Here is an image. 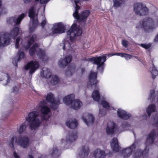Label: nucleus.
Listing matches in <instances>:
<instances>
[{
  "label": "nucleus",
  "mask_w": 158,
  "mask_h": 158,
  "mask_svg": "<svg viewBox=\"0 0 158 158\" xmlns=\"http://www.w3.org/2000/svg\"><path fill=\"white\" fill-rule=\"evenodd\" d=\"M92 97L95 101L98 102L100 98L98 90H95L94 91L92 94Z\"/></svg>",
  "instance_id": "nucleus-33"
},
{
  "label": "nucleus",
  "mask_w": 158,
  "mask_h": 158,
  "mask_svg": "<svg viewBox=\"0 0 158 158\" xmlns=\"http://www.w3.org/2000/svg\"><path fill=\"white\" fill-rule=\"evenodd\" d=\"M121 44L123 47L126 48L128 46L129 42L126 40H122Z\"/></svg>",
  "instance_id": "nucleus-45"
},
{
  "label": "nucleus",
  "mask_w": 158,
  "mask_h": 158,
  "mask_svg": "<svg viewBox=\"0 0 158 158\" xmlns=\"http://www.w3.org/2000/svg\"><path fill=\"white\" fill-rule=\"evenodd\" d=\"M19 31L18 27L13 28L10 33H6L0 37V47L6 46L10 44L11 40L10 38L14 39L19 35Z\"/></svg>",
  "instance_id": "nucleus-1"
},
{
  "label": "nucleus",
  "mask_w": 158,
  "mask_h": 158,
  "mask_svg": "<svg viewBox=\"0 0 158 158\" xmlns=\"http://www.w3.org/2000/svg\"><path fill=\"white\" fill-rule=\"evenodd\" d=\"M51 154L52 156L56 157L59 155L60 152L56 148H55L53 150Z\"/></svg>",
  "instance_id": "nucleus-42"
},
{
  "label": "nucleus",
  "mask_w": 158,
  "mask_h": 158,
  "mask_svg": "<svg viewBox=\"0 0 158 158\" xmlns=\"http://www.w3.org/2000/svg\"><path fill=\"white\" fill-rule=\"evenodd\" d=\"M26 158H34V157L31 155H29L27 156Z\"/></svg>",
  "instance_id": "nucleus-57"
},
{
  "label": "nucleus",
  "mask_w": 158,
  "mask_h": 158,
  "mask_svg": "<svg viewBox=\"0 0 158 158\" xmlns=\"http://www.w3.org/2000/svg\"><path fill=\"white\" fill-rule=\"evenodd\" d=\"M40 0H35L36 2L39 1ZM40 3L41 4L47 3L50 0H40Z\"/></svg>",
  "instance_id": "nucleus-48"
},
{
  "label": "nucleus",
  "mask_w": 158,
  "mask_h": 158,
  "mask_svg": "<svg viewBox=\"0 0 158 158\" xmlns=\"http://www.w3.org/2000/svg\"><path fill=\"white\" fill-rule=\"evenodd\" d=\"M45 6H44V9H45Z\"/></svg>",
  "instance_id": "nucleus-60"
},
{
  "label": "nucleus",
  "mask_w": 158,
  "mask_h": 158,
  "mask_svg": "<svg viewBox=\"0 0 158 158\" xmlns=\"http://www.w3.org/2000/svg\"><path fill=\"white\" fill-rule=\"evenodd\" d=\"M132 57L133 56L132 55L125 53H123L122 56V57H124L126 60H129L132 58Z\"/></svg>",
  "instance_id": "nucleus-43"
},
{
  "label": "nucleus",
  "mask_w": 158,
  "mask_h": 158,
  "mask_svg": "<svg viewBox=\"0 0 158 158\" xmlns=\"http://www.w3.org/2000/svg\"><path fill=\"white\" fill-rule=\"evenodd\" d=\"M39 67L38 62L36 61H31L28 62L25 66L26 70L29 69V73L32 74Z\"/></svg>",
  "instance_id": "nucleus-17"
},
{
  "label": "nucleus",
  "mask_w": 158,
  "mask_h": 158,
  "mask_svg": "<svg viewBox=\"0 0 158 158\" xmlns=\"http://www.w3.org/2000/svg\"><path fill=\"white\" fill-rule=\"evenodd\" d=\"M156 110V106L154 104H150L146 109V112L148 116H150L151 114Z\"/></svg>",
  "instance_id": "nucleus-32"
},
{
  "label": "nucleus",
  "mask_w": 158,
  "mask_h": 158,
  "mask_svg": "<svg viewBox=\"0 0 158 158\" xmlns=\"http://www.w3.org/2000/svg\"><path fill=\"white\" fill-rule=\"evenodd\" d=\"M46 100L50 103V106L53 109H56L60 104L59 100H55L53 94L51 93H48L46 97Z\"/></svg>",
  "instance_id": "nucleus-15"
},
{
  "label": "nucleus",
  "mask_w": 158,
  "mask_h": 158,
  "mask_svg": "<svg viewBox=\"0 0 158 158\" xmlns=\"http://www.w3.org/2000/svg\"><path fill=\"white\" fill-rule=\"evenodd\" d=\"M150 71L151 72L152 77L154 79L158 75V71L156 69V68L153 65L152 68H151Z\"/></svg>",
  "instance_id": "nucleus-37"
},
{
  "label": "nucleus",
  "mask_w": 158,
  "mask_h": 158,
  "mask_svg": "<svg viewBox=\"0 0 158 158\" xmlns=\"http://www.w3.org/2000/svg\"><path fill=\"white\" fill-rule=\"evenodd\" d=\"M156 132L154 130H152L148 135L145 143V144L147 146L153 143L156 136Z\"/></svg>",
  "instance_id": "nucleus-22"
},
{
  "label": "nucleus",
  "mask_w": 158,
  "mask_h": 158,
  "mask_svg": "<svg viewBox=\"0 0 158 158\" xmlns=\"http://www.w3.org/2000/svg\"><path fill=\"white\" fill-rule=\"evenodd\" d=\"M77 138V135L76 133H75L69 137V139H68L67 138L66 141H73L76 140Z\"/></svg>",
  "instance_id": "nucleus-41"
},
{
  "label": "nucleus",
  "mask_w": 158,
  "mask_h": 158,
  "mask_svg": "<svg viewBox=\"0 0 158 158\" xmlns=\"http://www.w3.org/2000/svg\"><path fill=\"white\" fill-rule=\"evenodd\" d=\"M105 112L104 110H100V112L99 113V115L101 116H103L105 114Z\"/></svg>",
  "instance_id": "nucleus-50"
},
{
  "label": "nucleus",
  "mask_w": 158,
  "mask_h": 158,
  "mask_svg": "<svg viewBox=\"0 0 158 158\" xmlns=\"http://www.w3.org/2000/svg\"><path fill=\"white\" fill-rule=\"evenodd\" d=\"M140 45L142 47L146 49H148L151 46V44H140Z\"/></svg>",
  "instance_id": "nucleus-46"
},
{
  "label": "nucleus",
  "mask_w": 158,
  "mask_h": 158,
  "mask_svg": "<svg viewBox=\"0 0 158 158\" xmlns=\"http://www.w3.org/2000/svg\"><path fill=\"white\" fill-rule=\"evenodd\" d=\"M36 6V4H35L33 6L30 8L29 11V16L32 19L33 21L32 27H31L30 28V31L31 32L34 31L38 23L37 17L38 10L39 8H37Z\"/></svg>",
  "instance_id": "nucleus-8"
},
{
  "label": "nucleus",
  "mask_w": 158,
  "mask_h": 158,
  "mask_svg": "<svg viewBox=\"0 0 158 158\" xmlns=\"http://www.w3.org/2000/svg\"><path fill=\"white\" fill-rule=\"evenodd\" d=\"M15 88H16V90L15 89H14L13 92L15 93H17V91L18 90V89L16 87H15Z\"/></svg>",
  "instance_id": "nucleus-56"
},
{
  "label": "nucleus",
  "mask_w": 158,
  "mask_h": 158,
  "mask_svg": "<svg viewBox=\"0 0 158 158\" xmlns=\"http://www.w3.org/2000/svg\"><path fill=\"white\" fill-rule=\"evenodd\" d=\"M36 35H34L32 36H29V40L28 42V44L27 45H25L23 44V42L22 38L21 37H18L16 38L15 40V47L16 48H18L19 47H22L23 45L24 47L26 49H28L31 45L34 43L36 40Z\"/></svg>",
  "instance_id": "nucleus-9"
},
{
  "label": "nucleus",
  "mask_w": 158,
  "mask_h": 158,
  "mask_svg": "<svg viewBox=\"0 0 158 158\" xmlns=\"http://www.w3.org/2000/svg\"><path fill=\"white\" fill-rule=\"evenodd\" d=\"M70 73V71H67L66 72V75H67L68 76V75Z\"/></svg>",
  "instance_id": "nucleus-58"
},
{
  "label": "nucleus",
  "mask_w": 158,
  "mask_h": 158,
  "mask_svg": "<svg viewBox=\"0 0 158 158\" xmlns=\"http://www.w3.org/2000/svg\"><path fill=\"white\" fill-rule=\"evenodd\" d=\"M26 128V126L24 123H23L20 125L17 129L18 132L19 134H21L23 132Z\"/></svg>",
  "instance_id": "nucleus-38"
},
{
  "label": "nucleus",
  "mask_w": 158,
  "mask_h": 158,
  "mask_svg": "<svg viewBox=\"0 0 158 158\" xmlns=\"http://www.w3.org/2000/svg\"><path fill=\"white\" fill-rule=\"evenodd\" d=\"M97 73L91 72L89 75V80L88 82L89 86H91L93 88L96 87L98 88V85L97 84L98 81L97 80Z\"/></svg>",
  "instance_id": "nucleus-16"
},
{
  "label": "nucleus",
  "mask_w": 158,
  "mask_h": 158,
  "mask_svg": "<svg viewBox=\"0 0 158 158\" xmlns=\"http://www.w3.org/2000/svg\"><path fill=\"white\" fill-rule=\"evenodd\" d=\"M18 55L19 56V59H21L24 56V54L23 52L19 51V52Z\"/></svg>",
  "instance_id": "nucleus-47"
},
{
  "label": "nucleus",
  "mask_w": 158,
  "mask_h": 158,
  "mask_svg": "<svg viewBox=\"0 0 158 158\" xmlns=\"http://www.w3.org/2000/svg\"><path fill=\"white\" fill-rule=\"evenodd\" d=\"M153 21L150 18H147L143 19L137 26L138 28H142L146 32H150L153 31L155 27L153 24Z\"/></svg>",
  "instance_id": "nucleus-6"
},
{
  "label": "nucleus",
  "mask_w": 158,
  "mask_h": 158,
  "mask_svg": "<svg viewBox=\"0 0 158 158\" xmlns=\"http://www.w3.org/2000/svg\"><path fill=\"white\" fill-rule=\"evenodd\" d=\"M111 147L114 152H117L119 150V146L117 139L115 138H113L110 142Z\"/></svg>",
  "instance_id": "nucleus-28"
},
{
  "label": "nucleus",
  "mask_w": 158,
  "mask_h": 158,
  "mask_svg": "<svg viewBox=\"0 0 158 158\" xmlns=\"http://www.w3.org/2000/svg\"><path fill=\"white\" fill-rule=\"evenodd\" d=\"M16 143H18L22 147L26 148L29 145V140L27 137L25 136H21L18 138L16 136H13L9 142V146L13 148H14V144Z\"/></svg>",
  "instance_id": "nucleus-5"
},
{
  "label": "nucleus",
  "mask_w": 158,
  "mask_h": 158,
  "mask_svg": "<svg viewBox=\"0 0 158 158\" xmlns=\"http://www.w3.org/2000/svg\"><path fill=\"white\" fill-rule=\"evenodd\" d=\"M134 11L137 15L140 16L146 15L148 12V8L140 3H137L135 4Z\"/></svg>",
  "instance_id": "nucleus-13"
},
{
  "label": "nucleus",
  "mask_w": 158,
  "mask_h": 158,
  "mask_svg": "<svg viewBox=\"0 0 158 158\" xmlns=\"http://www.w3.org/2000/svg\"><path fill=\"white\" fill-rule=\"evenodd\" d=\"M66 124L68 127L71 129L75 128L78 125L77 121L74 118L68 119Z\"/></svg>",
  "instance_id": "nucleus-26"
},
{
  "label": "nucleus",
  "mask_w": 158,
  "mask_h": 158,
  "mask_svg": "<svg viewBox=\"0 0 158 158\" xmlns=\"http://www.w3.org/2000/svg\"><path fill=\"white\" fill-rule=\"evenodd\" d=\"M101 104L102 105L103 107L104 108H106L109 110H111L113 109V108L110 106L109 104L106 101L102 100L101 101Z\"/></svg>",
  "instance_id": "nucleus-39"
},
{
  "label": "nucleus",
  "mask_w": 158,
  "mask_h": 158,
  "mask_svg": "<svg viewBox=\"0 0 158 158\" xmlns=\"http://www.w3.org/2000/svg\"><path fill=\"white\" fill-rule=\"evenodd\" d=\"M130 127V125L129 124H127V125L126 124V126H124V127L126 128V130H128V128L129 127Z\"/></svg>",
  "instance_id": "nucleus-55"
},
{
  "label": "nucleus",
  "mask_w": 158,
  "mask_h": 158,
  "mask_svg": "<svg viewBox=\"0 0 158 158\" xmlns=\"http://www.w3.org/2000/svg\"><path fill=\"white\" fill-rule=\"evenodd\" d=\"M6 76L7 78V84L8 82H9L10 81V79L9 77V75H6Z\"/></svg>",
  "instance_id": "nucleus-54"
},
{
  "label": "nucleus",
  "mask_w": 158,
  "mask_h": 158,
  "mask_svg": "<svg viewBox=\"0 0 158 158\" xmlns=\"http://www.w3.org/2000/svg\"><path fill=\"white\" fill-rule=\"evenodd\" d=\"M123 53H116L114 54H105L102 56H98L93 57L90 59V60L94 64L97 65V69L101 71L103 70L104 63L106 60V55L108 57L113 56L116 55L122 57Z\"/></svg>",
  "instance_id": "nucleus-3"
},
{
  "label": "nucleus",
  "mask_w": 158,
  "mask_h": 158,
  "mask_svg": "<svg viewBox=\"0 0 158 158\" xmlns=\"http://www.w3.org/2000/svg\"><path fill=\"white\" fill-rule=\"evenodd\" d=\"M51 74L50 70L46 68H43L41 72V77L46 78H49L51 76Z\"/></svg>",
  "instance_id": "nucleus-30"
},
{
  "label": "nucleus",
  "mask_w": 158,
  "mask_h": 158,
  "mask_svg": "<svg viewBox=\"0 0 158 158\" xmlns=\"http://www.w3.org/2000/svg\"><path fill=\"white\" fill-rule=\"evenodd\" d=\"M61 141H62V142H63V140H61Z\"/></svg>",
  "instance_id": "nucleus-59"
},
{
  "label": "nucleus",
  "mask_w": 158,
  "mask_h": 158,
  "mask_svg": "<svg viewBox=\"0 0 158 158\" xmlns=\"http://www.w3.org/2000/svg\"><path fill=\"white\" fill-rule=\"evenodd\" d=\"M74 21L70 29L67 32V36L70 38L71 40L75 41L77 37L81 35L82 33V29L80 26L76 23Z\"/></svg>",
  "instance_id": "nucleus-7"
},
{
  "label": "nucleus",
  "mask_w": 158,
  "mask_h": 158,
  "mask_svg": "<svg viewBox=\"0 0 158 158\" xmlns=\"http://www.w3.org/2000/svg\"><path fill=\"white\" fill-rule=\"evenodd\" d=\"M60 81V79L56 75H52L51 79L50 81V83L53 85L57 84Z\"/></svg>",
  "instance_id": "nucleus-34"
},
{
  "label": "nucleus",
  "mask_w": 158,
  "mask_h": 158,
  "mask_svg": "<svg viewBox=\"0 0 158 158\" xmlns=\"http://www.w3.org/2000/svg\"><path fill=\"white\" fill-rule=\"evenodd\" d=\"M154 41L155 42H158V34L155 37V38L154 40Z\"/></svg>",
  "instance_id": "nucleus-51"
},
{
  "label": "nucleus",
  "mask_w": 158,
  "mask_h": 158,
  "mask_svg": "<svg viewBox=\"0 0 158 158\" xmlns=\"http://www.w3.org/2000/svg\"><path fill=\"white\" fill-rule=\"evenodd\" d=\"M147 148L145 149L144 151L143 152V153L142 154V152H136L133 155L134 158H141L142 157V155L143 156H146L148 152H146Z\"/></svg>",
  "instance_id": "nucleus-35"
},
{
  "label": "nucleus",
  "mask_w": 158,
  "mask_h": 158,
  "mask_svg": "<svg viewBox=\"0 0 158 158\" xmlns=\"http://www.w3.org/2000/svg\"><path fill=\"white\" fill-rule=\"evenodd\" d=\"M39 113L36 111L30 113L26 118V120L29 123V127L31 130L37 129L40 126L41 121L39 118Z\"/></svg>",
  "instance_id": "nucleus-2"
},
{
  "label": "nucleus",
  "mask_w": 158,
  "mask_h": 158,
  "mask_svg": "<svg viewBox=\"0 0 158 158\" xmlns=\"http://www.w3.org/2000/svg\"><path fill=\"white\" fill-rule=\"evenodd\" d=\"M80 3V0L74 1L73 6L75 7V11L73 14L74 17L79 23L85 21L90 13L89 10H86L82 12L79 15L78 14V10L80 9V7L77 4Z\"/></svg>",
  "instance_id": "nucleus-4"
},
{
  "label": "nucleus",
  "mask_w": 158,
  "mask_h": 158,
  "mask_svg": "<svg viewBox=\"0 0 158 158\" xmlns=\"http://www.w3.org/2000/svg\"><path fill=\"white\" fill-rule=\"evenodd\" d=\"M82 105V103L78 99H75L72 102L70 107L74 110H77L80 108Z\"/></svg>",
  "instance_id": "nucleus-27"
},
{
  "label": "nucleus",
  "mask_w": 158,
  "mask_h": 158,
  "mask_svg": "<svg viewBox=\"0 0 158 158\" xmlns=\"http://www.w3.org/2000/svg\"><path fill=\"white\" fill-rule=\"evenodd\" d=\"M72 56L71 55H67L63 59H61L58 62V64L60 67H63L67 65L70 63L71 60Z\"/></svg>",
  "instance_id": "nucleus-23"
},
{
  "label": "nucleus",
  "mask_w": 158,
  "mask_h": 158,
  "mask_svg": "<svg viewBox=\"0 0 158 158\" xmlns=\"http://www.w3.org/2000/svg\"><path fill=\"white\" fill-rule=\"evenodd\" d=\"M75 45V41L71 40L70 38L67 36V38L64 40L60 46L64 50L71 51L73 50Z\"/></svg>",
  "instance_id": "nucleus-14"
},
{
  "label": "nucleus",
  "mask_w": 158,
  "mask_h": 158,
  "mask_svg": "<svg viewBox=\"0 0 158 158\" xmlns=\"http://www.w3.org/2000/svg\"><path fill=\"white\" fill-rule=\"evenodd\" d=\"M117 114L119 118L123 119H127L131 116V115L130 113L121 109H119L118 110Z\"/></svg>",
  "instance_id": "nucleus-21"
},
{
  "label": "nucleus",
  "mask_w": 158,
  "mask_h": 158,
  "mask_svg": "<svg viewBox=\"0 0 158 158\" xmlns=\"http://www.w3.org/2000/svg\"><path fill=\"white\" fill-rule=\"evenodd\" d=\"M93 156L95 158H105L106 154L104 151L98 149L94 151Z\"/></svg>",
  "instance_id": "nucleus-29"
},
{
  "label": "nucleus",
  "mask_w": 158,
  "mask_h": 158,
  "mask_svg": "<svg viewBox=\"0 0 158 158\" xmlns=\"http://www.w3.org/2000/svg\"><path fill=\"white\" fill-rule=\"evenodd\" d=\"M37 110L40 109L43 115V118L47 120L48 118L50 116L49 114L50 112V109L48 106L46 102L44 101L40 102L37 106Z\"/></svg>",
  "instance_id": "nucleus-12"
},
{
  "label": "nucleus",
  "mask_w": 158,
  "mask_h": 158,
  "mask_svg": "<svg viewBox=\"0 0 158 158\" xmlns=\"http://www.w3.org/2000/svg\"><path fill=\"white\" fill-rule=\"evenodd\" d=\"M25 16V15L24 13L22 14L19 17L17 16L11 17L7 20V22L12 24L18 25L19 24L22 19Z\"/></svg>",
  "instance_id": "nucleus-18"
},
{
  "label": "nucleus",
  "mask_w": 158,
  "mask_h": 158,
  "mask_svg": "<svg viewBox=\"0 0 158 158\" xmlns=\"http://www.w3.org/2000/svg\"><path fill=\"white\" fill-rule=\"evenodd\" d=\"M74 98L75 95L73 94L67 95L63 98V102L64 104L70 106L72 102L74 100Z\"/></svg>",
  "instance_id": "nucleus-25"
},
{
  "label": "nucleus",
  "mask_w": 158,
  "mask_h": 158,
  "mask_svg": "<svg viewBox=\"0 0 158 158\" xmlns=\"http://www.w3.org/2000/svg\"><path fill=\"white\" fill-rule=\"evenodd\" d=\"M82 119L87 126L92 124L94 122V117L90 114L87 113L84 114Z\"/></svg>",
  "instance_id": "nucleus-19"
},
{
  "label": "nucleus",
  "mask_w": 158,
  "mask_h": 158,
  "mask_svg": "<svg viewBox=\"0 0 158 158\" xmlns=\"http://www.w3.org/2000/svg\"><path fill=\"white\" fill-rule=\"evenodd\" d=\"M116 129L115 123L113 122L110 121L107 124L106 132L108 134H111L115 131Z\"/></svg>",
  "instance_id": "nucleus-24"
},
{
  "label": "nucleus",
  "mask_w": 158,
  "mask_h": 158,
  "mask_svg": "<svg viewBox=\"0 0 158 158\" xmlns=\"http://www.w3.org/2000/svg\"><path fill=\"white\" fill-rule=\"evenodd\" d=\"M31 0H24V2L25 3H29Z\"/></svg>",
  "instance_id": "nucleus-52"
},
{
  "label": "nucleus",
  "mask_w": 158,
  "mask_h": 158,
  "mask_svg": "<svg viewBox=\"0 0 158 158\" xmlns=\"http://www.w3.org/2000/svg\"><path fill=\"white\" fill-rule=\"evenodd\" d=\"M137 144V142H135L131 147L123 150L122 155L123 156L126 158L129 156L131 155L132 152L134 151Z\"/></svg>",
  "instance_id": "nucleus-20"
},
{
  "label": "nucleus",
  "mask_w": 158,
  "mask_h": 158,
  "mask_svg": "<svg viewBox=\"0 0 158 158\" xmlns=\"http://www.w3.org/2000/svg\"><path fill=\"white\" fill-rule=\"evenodd\" d=\"M64 30V28L62 23H55L53 24L51 29L47 31L46 35L47 36H52L56 34L63 33Z\"/></svg>",
  "instance_id": "nucleus-10"
},
{
  "label": "nucleus",
  "mask_w": 158,
  "mask_h": 158,
  "mask_svg": "<svg viewBox=\"0 0 158 158\" xmlns=\"http://www.w3.org/2000/svg\"><path fill=\"white\" fill-rule=\"evenodd\" d=\"M89 150L87 145H85L82 148L81 152L79 155L81 157L84 158L87 156L89 154Z\"/></svg>",
  "instance_id": "nucleus-31"
},
{
  "label": "nucleus",
  "mask_w": 158,
  "mask_h": 158,
  "mask_svg": "<svg viewBox=\"0 0 158 158\" xmlns=\"http://www.w3.org/2000/svg\"><path fill=\"white\" fill-rule=\"evenodd\" d=\"M46 23V21L45 18L44 17L42 20V21L41 23V26L43 27Z\"/></svg>",
  "instance_id": "nucleus-49"
},
{
  "label": "nucleus",
  "mask_w": 158,
  "mask_h": 158,
  "mask_svg": "<svg viewBox=\"0 0 158 158\" xmlns=\"http://www.w3.org/2000/svg\"><path fill=\"white\" fill-rule=\"evenodd\" d=\"M155 92L154 90H152L150 92V94L149 97L148 98V99H152L153 102L154 101V99L156 98L157 99V102H158V94H155Z\"/></svg>",
  "instance_id": "nucleus-36"
},
{
  "label": "nucleus",
  "mask_w": 158,
  "mask_h": 158,
  "mask_svg": "<svg viewBox=\"0 0 158 158\" xmlns=\"http://www.w3.org/2000/svg\"><path fill=\"white\" fill-rule=\"evenodd\" d=\"M38 45L35 44L30 49L29 54L30 55L32 56L36 51L37 56L44 60H46L48 59L47 56L44 50H42L38 48Z\"/></svg>",
  "instance_id": "nucleus-11"
},
{
  "label": "nucleus",
  "mask_w": 158,
  "mask_h": 158,
  "mask_svg": "<svg viewBox=\"0 0 158 158\" xmlns=\"http://www.w3.org/2000/svg\"><path fill=\"white\" fill-rule=\"evenodd\" d=\"M151 121L152 123H154L158 125V114L156 115L155 117L152 118Z\"/></svg>",
  "instance_id": "nucleus-44"
},
{
  "label": "nucleus",
  "mask_w": 158,
  "mask_h": 158,
  "mask_svg": "<svg viewBox=\"0 0 158 158\" xmlns=\"http://www.w3.org/2000/svg\"><path fill=\"white\" fill-rule=\"evenodd\" d=\"M14 155L15 158H19V156L17 155L15 152H14Z\"/></svg>",
  "instance_id": "nucleus-53"
},
{
  "label": "nucleus",
  "mask_w": 158,
  "mask_h": 158,
  "mask_svg": "<svg viewBox=\"0 0 158 158\" xmlns=\"http://www.w3.org/2000/svg\"><path fill=\"white\" fill-rule=\"evenodd\" d=\"M113 6L115 7L120 6L123 2V0H113Z\"/></svg>",
  "instance_id": "nucleus-40"
}]
</instances>
